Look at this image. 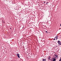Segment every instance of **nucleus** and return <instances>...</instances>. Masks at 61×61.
<instances>
[{"label": "nucleus", "instance_id": "1", "mask_svg": "<svg viewBox=\"0 0 61 61\" xmlns=\"http://www.w3.org/2000/svg\"><path fill=\"white\" fill-rule=\"evenodd\" d=\"M60 42V41H58L57 42L58 43V44H59V45H61V42Z\"/></svg>", "mask_w": 61, "mask_h": 61}, {"label": "nucleus", "instance_id": "2", "mask_svg": "<svg viewBox=\"0 0 61 61\" xmlns=\"http://www.w3.org/2000/svg\"><path fill=\"white\" fill-rule=\"evenodd\" d=\"M17 54V56L19 58H20V54Z\"/></svg>", "mask_w": 61, "mask_h": 61}, {"label": "nucleus", "instance_id": "3", "mask_svg": "<svg viewBox=\"0 0 61 61\" xmlns=\"http://www.w3.org/2000/svg\"><path fill=\"white\" fill-rule=\"evenodd\" d=\"M52 59H53V61H55L56 60V59L54 58H53Z\"/></svg>", "mask_w": 61, "mask_h": 61}, {"label": "nucleus", "instance_id": "4", "mask_svg": "<svg viewBox=\"0 0 61 61\" xmlns=\"http://www.w3.org/2000/svg\"><path fill=\"white\" fill-rule=\"evenodd\" d=\"M55 38L56 39V40H57V38H58V36H56V37Z\"/></svg>", "mask_w": 61, "mask_h": 61}, {"label": "nucleus", "instance_id": "5", "mask_svg": "<svg viewBox=\"0 0 61 61\" xmlns=\"http://www.w3.org/2000/svg\"><path fill=\"white\" fill-rule=\"evenodd\" d=\"M42 60L43 61H46V59H43Z\"/></svg>", "mask_w": 61, "mask_h": 61}, {"label": "nucleus", "instance_id": "6", "mask_svg": "<svg viewBox=\"0 0 61 61\" xmlns=\"http://www.w3.org/2000/svg\"><path fill=\"white\" fill-rule=\"evenodd\" d=\"M58 56H56L55 58L56 59H58Z\"/></svg>", "mask_w": 61, "mask_h": 61}, {"label": "nucleus", "instance_id": "7", "mask_svg": "<svg viewBox=\"0 0 61 61\" xmlns=\"http://www.w3.org/2000/svg\"><path fill=\"white\" fill-rule=\"evenodd\" d=\"M50 58H51V57L50 56H49V57L48 58L49 59H50Z\"/></svg>", "mask_w": 61, "mask_h": 61}, {"label": "nucleus", "instance_id": "8", "mask_svg": "<svg viewBox=\"0 0 61 61\" xmlns=\"http://www.w3.org/2000/svg\"><path fill=\"white\" fill-rule=\"evenodd\" d=\"M55 56H56V57L58 56H56V55H55Z\"/></svg>", "mask_w": 61, "mask_h": 61}, {"label": "nucleus", "instance_id": "9", "mask_svg": "<svg viewBox=\"0 0 61 61\" xmlns=\"http://www.w3.org/2000/svg\"><path fill=\"white\" fill-rule=\"evenodd\" d=\"M61 61V59H60L59 61Z\"/></svg>", "mask_w": 61, "mask_h": 61}, {"label": "nucleus", "instance_id": "10", "mask_svg": "<svg viewBox=\"0 0 61 61\" xmlns=\"http://www.w3.org/2000/svg\"><path fill=\"white\" fill-rule=\"evenodd\" d=\"M48 4V2H47V3H46V4L47 5V4Z\"/></svg>", "mask_w": 61, "mask_h": 61}, {"label": "nucleus", "instance_id": "11", "mask_svg": "<svg viewBox=\"0 0 61 61\" xmlns=\"http://www.w3.org/2000/svg\"><path fill=\"white\" fill-rule=\"evenodd\" d=\"M46 33H48V32L47 31H46Z\"/></svg>", "mask_w": 61, "mask_h": 61}, {"label": "nucleus", "instance_id": "12", "mask_svg": "<svg viewBox=\"0 0 61 61\" xmlns=\"http://www.w3.org/2000/svg\"><path fill=\"white\" fill-rule=\"evenodd\" d=\"M55 40V39H54L53 40Z\"/></svg>", "mask_w": 61, "mask_h": 61}, {"label": "nucleus", "instance_id": "13", "mask_svg": "<svg viewBox=\"0 0 61 61\" xmlns=\"http://www.w3.org/2000/svg\"><path fill=\"white\" fill-rule=\"evenodd\" d=\"M60 26H61V24H60Z\"/></svg>", "mask_w": 61, "mask_h": 61}, {"label": "nucleus", "instance_id": "14", "mask_svg": "<svg viewBox=\"0 0 61 61\" xmlns=\"http://www.w3.org/2000/svg\"><path fill=\"white\" fill-rule=\"evenodd\" d=\"M56 47H57V46H56Z\"/></svg>", "mask_w": 61, "mask_h": 61}, {"label": "nucleus", "instance_id": "15", "mask_svg": "<svg viewBox=\"0 0 61 61\" xmlns=\"http://www.w3.org/2000/svg\"><path fill=\"white\" fill-rule=\"evenodd\" d=\"M56 46H55V47Z\"/></svg>", "mask_w": 61, "mask_h": 61}]
</instances>
